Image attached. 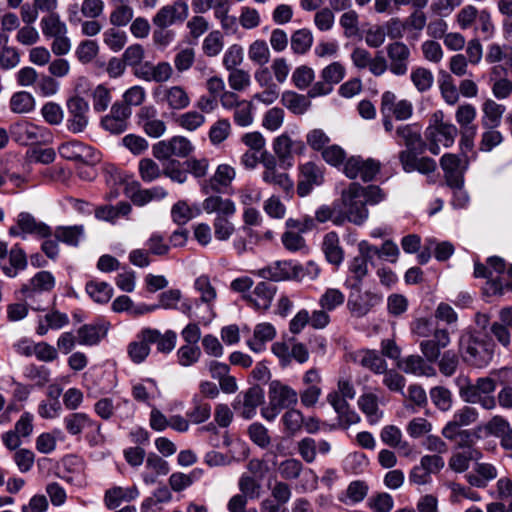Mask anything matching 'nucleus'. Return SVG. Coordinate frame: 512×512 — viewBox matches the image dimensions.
Here are the masks:
<instances>
[{
    "instance_id": "obj_1",
    "label": "nucleus",
    "mask_w": 512,
    "mask_h": 512,
    "mask_svg": "<svg viewBox=\"0 0 512 512\" xmlns=\"http://www.w3.org/2000/svg\"><path fill=\"white\" fill-rule=\"evenodd\" d=\"M363 186L358 183H351L341 193L338 202L340 215L335 219V225H343L351 222L355 225H362L369 217L363 196Z\"/></svg>"
},
{
    "instance_id": "obj_2",
    "label": "nucleus",
    "mask_w": 512,
    "mask_h": 512,
    "mask_svg": "<svg viewBox=\"0 0 512 512\" xmlns=\"http://www.w3.org/2000/svg\"><path fill=\"white\" fill-rule=\"evenodd\" d=\"M94 412L102 420L118 418L121 421L131 419L134 407L130 400L123 397H102L94 404Z\"/></svg>"
},
{
    "instance_id": "obj_3",
    "label": "nucleus",
    "mask_w": 512,
    "mask_h": 512,
    "mask_svg": "<svg viewBox=\"0 0 512 512\" xmlns=\"http://www.w3.org/2000/svg\"><path fill=\"white\" fill-rule=\"evenodd\" d=\"M460 351L466 363L478 368L488 365L493 357L488 345L472 334L461 337Z\"/></svg>"
},
{
    "instance_id": "obj_4",
    "label": "nucleus",
    "mask_w": 512,
    "mask_h": 512,
    "mask_svg": "<svg viewBox=\"0 0 512 512\" xmlns=\"http://www.w3.org/2000/svg\"><path fill=\"white\" fill-rule=\"evenodd\" d=\"M457 133L458 130L453 124L436 121L434 124L429 125L425 130L428 150L432 154L438 155L441 146L448 148L453 145Z\"/></svg>"
},
{
    "instance_id": "obj_5",
    "label": "nucleus",
    "mask_w": 512,
    "mask_h": 512,
    "mask_svg": "<svg viewBox=\"0 0 512 512\" xmlns=\"http://www.w3.org/2000/svg\"><path fill=\"white\" fill-rule=\"evenodd\" d=\"M11 236L25 239L27 235L37 238H48L52 235V229L44 222L37 220L28 212H21L17 216L16 225L10 227Z\"/></svg>"
},
{
    "instance_id": "obj_6",
    "label": "nucleus",
    "mask_w": 512,
    "mask_h": 512,
    "mask_svg": "<svg viewBox=\"0 0 512 512\" xmlns=\"http://www.w3.org/2000/svg\"><path fill=\"white\" fill-rule=\"evenodd\" d=\"M345 76V68L339 62H333L321 71V80L311 85L308 90L310 98L326 96L333 91L336 84L340 83Z\"/></svg>"
},
{
    "instance_id": "obj_7",
    "label": "nucleus",
    "mask_w": 512,
    "mask_h": 512,
    "mask_svg": "<svg viewBox=\"0 0 512 512\" xmlns=\"http://www.w3.org/2000/svg\"><path fill=\"white\" fill-rule=\"evenodd\" d=\"M12 138L20 145L46 142L50 132L46 127L36 125L27 120L19 121L10 127Z\"/></svg>"
},
{
    "instance_id": "obj_8",
    "label": "nucleus",
    "mask_w": 512,
    "mask_h": 512,
    "mask_svg": "<svg viewBox=\"0 0 512 512\" xmlns=\"http://www.w3.org/2000/svg\"><path fill=\"white\" fill-rule=\"evenodd\" d=\"M66 106L67 129L74 134L83 132L89 123V103L80 96H73L67 100Z\"/></svg>"
},
{
    "instance_id": "obj_9",
    "label": "nucleus",
    "mask_w": 512,
    "mask_h": 512,
    "mask_svg": "<svg viewBox=\"0 0 512 512\" xmlns=\"http://www.w3.org/2000/svg\"><path fill=\"white\" fill-rule=\"evenodd\" d=\"M272 148L279 162L287 167L293 165V154H303L306 150L305 143L302 140L292 139L287 132L273 140Z\"/></svg>"
},
{
    "instance_id": "obj_10",
    "label": "nucleus",
    "mask_w": 512,
    "mask_h": 512,
    "mask_svg": "<svg viewBox=\"0 0 512 512\" xmlns=\"http://www.w3.org/2000/svg\"><path fill=\"white\" fill-rule=\"evenodd\" d=\"M380 162L372 158L360 156L349 158L344 165V173L350 179L360 178L365 182L372 181L380 171Z\"/></svg>"
},
{
    "instance_id": "obj_11",
    "label": "nucleus",
    "mask_w": 512,
    "mask_h": 512,
    "mask_svg": "<svg viewBox=\"0 0 512 512\" xmlns=\"http://www.w3.org/2000/svg\"><path fill=\"white\" fill-rule=\"evenodd\" d=\"M136 118L138 126L151 138H160L167 130L166 123L158 118V111L153 105L141 107Z\"/></svg>"
},
{
    "instance_id": "obj_12",
    "label": "nucleus",
    "mask_w": 512,
    "mask_h": 512,
    "mask_svg": "<svg viewBox=\"0 0 512 512\" xmlns=\"http://www.w3.org/2000/svg\"><path fill=\"white\" fill-rule=\"evenodd\" d=\"M189 15V6L184 1H175L162 6L153 16L155 27L168 28L177 22H183Z\"/></svg>"
},
{
    "instance_id": "obj_13",
    "label": "nucleus",
    "mask_w": 512,
    "mask_h": 512,
    "mask_svg": "<svg viewBox=\"0 0 512 512\" xmlns=\"http://www.w3.org/2000/svg\"><path fill=\"white\" fill-rule=\"evenodd\" d=\"M58 152L62 158L70 161L87 164L99 161V153L93 147L77 140L62 143L58 147Z\"/></svg>"
},
{
    "instance_id": "obj_14",
    "label": "nucleus",
    "mask_w": 512,
    "mask_h": 512,
    "mask_svg": "<svg viewBox=\"0 0 512 512\" xmlns=\"http://www.w3.org/2000/svg\"><path fill=\"white\" fill-rule=\"evenodd\" d=\"M56 284V279L49 271L37 272L28 283L24 284L21 292L27 301L34 302L40 295L51 292Z\"/></svg>"
},
{
    "instance_id": "obj_15",
    "label": "nucleus",
    "mask_w": 512,
    "mask_h": 512,
    "mask_svg": "<svg viewBox=\"0 0 512 512\" xmlns=\"http://www.w3.org/2000/svg\"><path fill=\"white\" fill-rule=\"evenodd\" d=\"M268 400L282 410L294 407L298 402L297 391L280 380H272L268 386Z\"/></svg>"
},
{
    "instance_id": "obj_16",
    "label": "nucleus",
    "mask_w": 512,
    "mask_h": 512,
    "mask_svg": "<svg viewBox=\"0 0 512 512\" xmlns=\"http://www.w3.org/2000/svg\"><path fill=\"white\" fill-rule=\"evenodd\" d=\"M131 395L136 402L152 408L155 406V401L161 398L162 394L155 379L143 378L132 383Z\"/></svg>"
},
{
    "instance_id": "obj_17",
    "label": "nucleus",
    "mask_w": 512,
    "mask_h": 512,
    "mask_svg": "<svg viewBox=\"0 0 512 512\" xmlns=\"http://www.w3.org/2000/svg\"><path fill=\"white\" fill-rule=\"evenodd\" d=\"M300 175L297 184V193L300 197L307 196L315 186L323 182L321 167L313 162H306L299 167Z\"/></svg>"
},
{
    "instance_id": "obj_18",
    "label": "nucleus",
    "mask_w": 512,
    "mask_h": 512,
    "mask_svg": "<svg viewBox=\"0 0 512 512\" xmlns=\"http://www.w3.org/2000/svg\"><path fill=\"white\" fill-rule=\"evenodd\" d=\"M383 296L371 291L364 293H351L347 301V307L356 317L367 315L374 307L382 302Z\"/></svg>"
},
{
    "instance_id": "obj_19",
    "label": "nucleus",
    "mask_w": 512,
    "mask_h": 512,
    "mask_svg": "<svg viewBox=\"0 0 512 512\" xmlns=\"http://www.w3.org/2000/svg\"><path fill=\"white\" fill-rule=\"evenodd\" d=\"M419 151L403 150L399 153V160L403 170L407 173L418 171L421 174L429 175L433 173L437 164L436 161L429 157H417Z\"/></svg>"
},
{
    "instance_id": "obj_20",
    "label": "nucleus",
    "mask_w": 512,
    "mask_h": 512,
    "mask_svg": "<svg viewBox=\"0 0 512 512\" xmlns=\"http://www.w3.org/2000/svg\"><path fill=\"white\" fill-rule=\"evenodd\" d=\"M151 335L152 332H149L147 327L142 328L128 344L127 354L134 364L143 363L149 356L152 342L155 340Z\"/></svg>"
},
{
    "instance_id": "obj_21",
    "label": "nucleus",
    "mask_w": 512,
    "mask_h": 512,
    "mask_svg": "<svg viewBox=\"0 0 512 512\" xmlns=\"http://www.w3.org/2000/svg\"><path fill=\"white\" fill-rule=\"evenodd\" d=\"M389 59V70L397 76L405 75L408 71L410 50L403 42H393L386 47Z\"/></svg>"
},
{
    "instance_id": "obj_22",
    "label": "nucleus",
    "mask_w": 512,
    "mask_h": 512,
    "mask_svg": "<svg viewBox=\"0 0 512 512\" xmlns=\"http://www.w3.org/2000/svg\"><path fill=\"white\" fill-rule=\"evenodd\" d=\"M63 424L66 431L71 436L80 435L86 429L95 431L98 437L101 436V424L84 412H75L66 415L63 418Z\"/></svg>"
},
{
    "instance_id": "obj_23",
    "label": "nucleus",
    "mask_w": 512,
    "mask_h": 512,
    "mask_svg": "<svg viewBox=\"0 0 512 512\" xmlns=\"http://www.w3.org/2000/svg\"><path fill=\"white\" fill-rule=\"evenodd\" d=\"M450 342L447 329H436L431 339L420 342V350L428 362L434 363L439 359L441 350L446 348Z\"/></svg>"
},
{
    "instance_id": "obj_24",
    "label": "nucleus",
    "mask_w": 512,
    "mask_h": 512,
    "mask_svg": "<svg viewBox=\"0 0 512 512\" xmlns=\"http://www.w3.org/2000/svg\"><path fill=\"white\" fill-rule=\"evenodd\" d=\"M169 464L156 453H149L146 457L144 468L140 474L143 483L147 486L153 485L161 476L169 473Z\"/></svg>"
},
{
    "instance_id": "obj_25",
    "label": "nucleus",
    "mask_w": 512,
    "mask_h": 512,
    "mask_svg": "<svg viewBox=\"0 0 512 512\" xmlns=\"http://www.w3.org/2000/svg\"><path fill=\"white\" fill-rule=\"evenodd\" d=\"M381 105L383 113L387 110L399 121L408 120L413 115L412 102L406 99L396 101V95L391 91L382 94Z\"/></svg>"
},
{
    "instance_id": "obj_26",
    "label": "nucleus",
    "mask_w": 512,
    "mask_h": 512,
    "mask_svg": "<svg viewBox=\"0 0 512 512\" xmlns=\"http://www.w3.org/2000/svg\"><path fill=\"white\" fill-rule=\"evenodd\" d=\"M140 496L136 485L129 487L113 486L104 493L103 502L107 509L114 510L124 502H131Z\"/></svg>"
},
{
    "instance_id": "obj_27",
    "label": "nucleus",
    "mask_w": 512,
    "mask_h": 512,
    "mask_svg": "<svg viewBox=\"0 0 512 512\" xmlns=\"http://www.w3.org/2000/svg\"><path fill=\"white\" fill-rule=\"evenodd\" d=\"M263 401V390L260 387L255 386L249 388L243 395V400L236 401L233 407L241 417L244 419H251L256 415V410Z\"/></svg>"
},
{
    "instance_id": "obj_28",
    "label": "nucleus",
    "mask_w": 512,
    "mask_h": 512,
    "mask_svg": "<svg viewBox=\"0 0 512 512\" xmlns=\"http://www.w3.org/2000/svg\"><path fill=\"white\" fill-rule=\"evenodd\" d=\"M498 476L497 468L486 462L476 463L473 470L465 474L464 478L471 487L486 488Z\"/></svg>"
},
{
    "instance_id": "obj_29",
    "label": "nucleus",
    "mask_w": 512,
    "mask_h": 512,
    "mask_svg": "<svg viewBox=\"0 0 512 512\" xmlns=\"http://www.w3.org/2000/svg\"><path fill=\"white\" fill-rule=\"evenodd\" d=\"M397 365L406 374L425 377H434L437 374L432 364L419 355H409L398 361Z\"/></svg>"
},
{
    "instance_id": "obj_30",
    "label": "nucleus",
    "mask_w": 512,
    "mask_h": 512,
    "mask_svg": "<svg viewBox=\"0 0 512 512\" xmlns=\"http://www.w3.org/2000/svg\"><path fill=\"white\" fill-rule=\"evenodd\" d=\"M396 137L407 147L406 150L423 152L426 143L421 137V127L417 123L400 125L396 129Z\"/></svg>"
},
{
    "instance_id": "obj_31",
    "label": "nucleus",
    "mask_w": 512,
    "mask_h": 512,
    "mask_svg": "<svg viewBox=\"0 0 512 512\" xmlns=\"http://www.w3.org/2000/svg\"><path fill=\"white\" fill-rule=\"evenodd\" d=\"M440 166L444 172L447 184H457L459 181L464 180L466 165H463L459 156L452 153L444 154L440 159Z\"/></svg>"
},
{
    "instance_id": "obj_32",
    "label": "nucleus",
    "mask_w": 512,
    "mask_h": 512,
    "mask_svg": "<svg viewBox=\"0 0 512 512\" xmlns=\"http://www.w3.org/2000/svg\"><path fill=\"white\" fill-rule=\"evenodd\" d=\"M276 337L275 327L268 322L259 323L254 327L253 337L246 344L255 353L265 351L266 344Z\"/></svg>"
},
{
    "instance_id": "obj_33",
    "label": "nucleus",
    "mask_w": 512,
    "mask_h": 512,
    "mask_svg": "<svg viewBox=\"0 0 512 512\" xmlns=\"http://www.w3.org/2000/svg\"><path fill=\"white\" fill-rule=\"evenodd\" d=\"M235 170L227 164H221L217 167L213 177L201 185V192L208 195L210 192H219L220 186H228L235 178Z\"/></svg>"
},
{
    "instance_id": "obj_34",
    "label": "nucleus",
    "mask_w": 512,
    "mask_h": 512,
    "mask_svg": "<svg viewBox=\"0 0 512 512\" xmlns=\"http://www.w3.org/2000/svg\"><path fill=\"white\" fill-rule=\"evenodd\" d=\"M294 269L293 261H276L271 265L260 269L258 271V275L263 279L278 282L294 279Z\"/></svg>"
},
{
    "instance_id": "obj_35",
    "label": "nucleus",
    "mask_w": 512,
    "mask_h": 512,
    "mask_svg": "<svg viewBox=\"0 0 512 512\" xmlns=\"http://www.w3.org/2000/svg\"><path fill=\"white\" fill-rule=\"evenodd\" d=\"M276 293V286L271 282H259L248 296L249 302L257 310H266L271 306Z\"/></svg>"
},
{
    "instance_id": "obj_36",
    "label": "nucleus",
    "mask_w": 512,
    "mask_h": 512,
    "mask_svg": "<svg viewBox=\"0 0 512 512\" xmlns=\"http://www.w3.org/2000/svg\"><path fill=\"white\" fill-rule=\"evenodd\" d=\"M108 327L104 323L85 324L77 330L78 344L96 346L106 336Z\"/></svg>"
},
{
    "instance_id": "obj_37",
    "label": "nucleus",
    "mask_w": 512,
    "mask_h": 512,
    "mask_svg": "<svg viewBox=\"0 0 512 512\" xmlns=\"http://www.w3.org/2000/svg\"><path fill=\"white\" fill-rule=\"evenodd\" d=\"M354 361L375 374H382L387 370L386 361L376 350H359L354 354Z\"/></svg>"
},
{
    "instance_id": "obj_38",
    "label": "nucleus",
    "mask_w": 512,
    "mask_h": 512,
    "mask_svg": "<svg viewBox=\"0 0 512 512\" xmlns=\"http://www.w3.org/2000/svg\"><path fill=\"white\" fill-rule=\"evenodd\" d=\"M322 251L326 260L334 266H339L344 260V250L340 245L338 234L334 231L324 235Z\"/></svg>"
},
{
    "instance_id": "obj_39",
    "label": "nucleus",
    "mask_w": 512,
    "mask_h": 512,
    "mask_svg": "<svg viewBox=\"0 0 512 512\" xmlns=\"http://www.w3.org/2000/svg\"><path fill=\"white\" fill-rule=\"evenodd\" d=\"M481 458L482 453L477 448L454 451L448 460V467L455 473H464L469 469L471 461H478Z\"/></svg>"
},
{
    "instance_id": "obj_40",
    "label": "nucleus",
    "mask_w": 512,
    "mask_h": 512,
    "mask_svg": "<svg viewBox=\"0 0 512 512\" xmlns=\"http://www.w3.org/2000/svg\"><path fill=\"white\" fill-rule=\"evenodd\" d=\"M162 101L172 110H183L190 105V97L181 86L164 88L162 91Z\"/></svg>"
},
{
    "instance_id": "obj_41",
    "label": "nucleus",
    "mask_w": 512,
    "mask_h": 512,
    "mask_svg": "<svg viewBox=\"0 0 512 512\" xmlns=\"http://www.w3.org/2000/svg\"><path fill=\"white\" fill-rule=\"evenodd\" d=\"M506 107L492 99H487L482 105L481 124L483 128H497L501 124Z\"/></svg>"
},
{
    "instance_id": "obj_42",
    "label": "nucleus",
    "mask_w": 512,
    "mask_h": 512,
    "mask_svg": "<svg viewBox=\"0 0 512 512\" xmlns=\"http://www.w3.org/2000/svg\"><path fill=\"white\" fill-rule=\"evenodd\" d=\"M202 209L207 214L234 215L236 213L235 203L231 199L222 198L219 195L206 197L202 202Z\"/></svg>"
},
{
    "instance_id": "obj_43",
    "label": "nucleus",
    "mask_w": 512,
    "mask_h": 512,
    "mask_svg": "<svg viewBox=\"0 0 512 512\" xmlns=\"http://www.w3.org/2000/svg\"><path fill=\"white\" fill-rule=\"evenodd\" d=\"M132 210L128 202H119L115 206L104 205L95 209V217L98 220L115 224L120 217H126Z\"/></svg>"
},
{
    "instance_id": "obj_44",
    "label": "nucleus",
    "mask_w": 512,
    "mask_h": 512,
    "mask_svg": "<svg viewBox=\"0 0 512 512\" xmlns=\"http://www.w3.org/2000/svg\"><path fill=\"white\" fill-rule=\"evenodd\" d=\"M40 28L46 38H53L68 33L67 25L61 20L58 13H51L42 17Z\"/></svg>"
},
{
    "instance_id": "obj_45",
    "label": "nucleus",
    "mask_w": 512,
    "mask_h": 512,
    "mask_svg": "<svg viewBox=\"0 0 512 512\" xmlns=\"http://www.w3.org/2000/svg\"><path fill=\"white\" fill-rule=\"evenodd\" d=\"M202 209L198 205L190 206L184 200L176 202L171 208V217L173 222L184 225L191 219L198 217Z\"/></svg>"
},
{
    "instance_id": "obj_46",
    "label": "nucleus",
    "mask_w": 512,
    "mask_h": 512,
    "mask_svg": "<svg viewBox=\"0 0 512 512\" xmlns=\"http://www.w3.org/2000/svg\"><path fill=\"white\" fill-rule=\"evenodd\" d=\"M358 406L366 415L369 423L375 424L382 418L383 412L378 407L377 395L373 393L361 395L358 399Z\"/></svg>"
},
{
    "instance_id": "obj_47",
    "label": "nucleus",
    "mask_w": 512,
    "mask_h": 512,
    "mask_svg": "<svg viewBox=\"0 0 512 512\" xmlns=\"http://www.w3.org/2000/svg\"><path fill=\"white\" fill-rule=\"evenodd\" d=\"M308 98H310L308 95L305 96L294 91H285L282 94L281 102L292 113L302 115L310 107Z\"/></svg>"
},
{
    "instance_id": "obj_48",
    "label": "nucleus",
    "mask_w": 512,
    "mask_h": 512,
    "mask_svg": "<svg viewBox=\"0 0 512 512\" xmlns=\"http://www.w3.org/2000/svg\"><path fill=\"white\" fill-rule=\"evenodd\" d=\"M113 3L115 7L110 13V23L117 27L126 26L133 19V8L127 3L126 0H113Z\"/></svg>"
},
{
    "instance_id": "obj_49",
    "label": "nucleus",
    "mask_w": 512,
    "mask_h": 512,
    "mask_svg": "<svg viewBox=\"0 0 512 512\" xmlns=\"http://www.w3.org/2000/svg\"><path fill=\"white\" fill-rule=\"evenodd\" d=\"M194 288L200 294L201 302L207 305V308L211 313V317H214L212 306L217 297V292L211 284L210 279L205 275L198 277L194 282Z\"/></svg>"
},
{
    "instance_id": "obj_50",
    "label": "nucleus",
    "mask_w": 512,
    "mask_h": 512,
    "mask_svg": "<svg viewBox=\"0 0 512 512\" xmlns=\"http://www.w3.org/2000/svg\"><path fill=\"white\" fill-rule=\"evenodd\" d=\"M149 332H152V338L155 340L152 344L157 345V350L160 353L169 354L174 350L177 342V334L173 330H167L161 333L158 329L147 327Z\"/></svg>"
},
{
    "instance_id": "obj_51",
    "label": "nucleus",
    "mask_w": 512,
    "mask_h": 512,
    "mask_svg": "<svg viewBox=\"0 0 512 512\" xmlns=\"http://www.w3.org/2000/svg\"><path fill=\"white\" fill-rule=\"evenodd\" d=\"M86 292L97 303H107L113 296L112 286L103 281L91 280L86 284Z\"/></svg>"
},
{
    "instance_id": "obj_52",
    "label": "nucleus",
    "mask_w": 512,
    "mask_h": 512,
    "mask_svg": "<svg viewBox=\"0 0 512 512\" xmlns=\"http://www.w3.org/2000/svg\"><path fill=\"white\" fill-rule=\"evenodd\" d=\"M84 228L82 225L59 226L56 228L54 235L58 241L70 246H77L83 237Z\"/></svg>"
},
{
    "instance_id": "obj_53",
    "label": "nucleus",
    "mask_w": 512,
    "mask_h": 512,
    "mask_svg": "<svg viewBox=\"0 0 512 512\" xmlns=\"http://www.w3.org/2000/svg\"><path fill=\"white\" fill-rule=\"evenodd\" d=\"M35 108V99L27 91H19L12 95L10 99V109L14 113H29Z\"/></svg>"
},
{
    "instance_id": "obj_54",
    "label": "nucleus",
    "mask_w": 512,
    "mask_h": 512,
    "mask_svg": "<svg viewBox=\"0 0 512 512\" xmlns=\"http://www.w3.org/2000/svg\"><path fill=\"white\" fill-rule=\"evenodd\" d=\"M262 180L270 185L278 186L284 193L290 194L294 188V182L287 173L279 172L277 169L262 173Z\"/></svg>"
},
{
    "instance_id": "obj_55",
    "label": "nucleus",
    "mask_w": 512,
    "mask_h": 512,
    "mask_svg": "<svg viewBox=\"0 0 512 512\" xmlns=\"http://www.w3.org/2000/svg\"><path fill=\"white\" fill-rule=\"evenodd\" d=\"M281 422L289 435H295L303 427L304 416L300 410L291 407L283 414Z\"/></svg>"
},
{
    "instance_id": "obj_56",
    "label": "nucleus",
    "mask_w": 512,
    "mask_h": 512,
    "mask_svg": "<svg viewBox=\"0 0 512 512\" xmlns=\"http://www.w3.org/2000/svg\"><path fill=\"white\" fill-rule=\"evenodd\" d=\"M233 215H217L213 220L214 236L219 241H228L235 232V225L229 220Z\"/></svg>"
},
{
    "instance_id": "obj_57",
    "label": "nucleus",
    "mask_w": 512,
    "mask_h": 512,
    "mask_svg": "<svg viewBox=\"0 0 512 512\" xmlns=\"http://www.w3.org/2000/svg\"><path fill=\"white\" fill-rule=\"evenodd\" d=\"M313 44V35L309 29L296 30L291 37V49L296 54H305Z\"/></svg>"
},
{
    "instance_id": "obj_58",
    "label": "nucleus",
    "mask_w": 512,
    "mask_h": 512,
    "mask_svg": "<svg viewBox=\"0 0 512 512\" xmlns=\"http://www.w3.org/2000/svg\"><path fill=\"white\" fill-rule=\"evenodd\" d=\"M201 354L202 352L198 345L185 344L176 352L177 362L182 367H190L199 361Z\"/></svg>"
},
{
    "instance_id": "obj_59",
    "label": "nucleus",
    "mask_w": 512,
    "mask_h": 512,
    "mask_svg": "<svg viewBox=\"0 0 512 512\" xmlns=\"http://www.w3.org/2000/svg\"><path fill=\"white\" fill-rule=\"evenodd\" d=\"M410 78L415 88L421 93L428 91L434 83L433 73L424 67L413 69Z\"/></svg>"
},
{
    "instance_id": "obj_60",
    "label": "nucleus",
    "mask_w": 512,
    "mask_h": 512,
    "mask_svg": "<svg viewBox=\"0 0 512 512\" xmlns=\"http://www.w3.org/2000/svg\"><path fill=\"white\" fill-rule=\"evenodd\" d=\"M231 133V123L228 119H218L209 129V140L212 145L223 143Z\"/></svg>"
},
{
    "instance_id": "obj_61",
    "label": "nucleus",
    "mask_w": 512,
    "mask_h": 512,
    "mask_svg": "<svg viewBox=\"0 0 512 512\" xmlns=\"http://www.w3.org/2000/svg\"><path fill=\"white\" fill-rule=\"evenodd\" d=\"M249 59L260 66L266 65L270 60V50L264 40H255L248 48Z\"/></svg>"
},
{
    "instance_id": "obj_62",
    "label": "nucleus",
    "mask_w": 512,
    "mask_h": 512,
    "mask_svg": "<svg viewBox=\"0 0 512 512\" xmlns=\"http://www.w3.org/2000/svg\"><path fill=\"white\" fill-rule=\"evenodd\" d=\"M34 90L42 97H52L59 92L60 83L50 75L41 74L34 86Z\"/></svg>"
},
{
    "instance_id": "obj_63",
    "label": "nucleus",
    "mask_w": 512,
    "mask_h": 512,
    "mask_svg": "<svg viewBox=\"0 0 512 512\" xmlns=\"http://www.w3.org/2000/svg\"><path fill=\"white\" fill-rule=\"evenodd\" d=\"M345 301V295L336 288H328L321 295L319 305L326 311H333L340 307Z\"/></svg>"
},
{
    "instance_id": "obj_64",
    "label": "nucleus",
    "mask_w": 512,
    "mask_h": 512,
    "mask_svg": "<svg viewBox=\"0 0 512 512\" xmlns=\"http://www.w3.org/2000/svg\"><path fill=\"white\" fill-rule=\"evenodd\" d=\"M432 403L441 411H449L452 407V393L443 386L433 387L430 392Z\"/></svg>"
}]
</instances>
